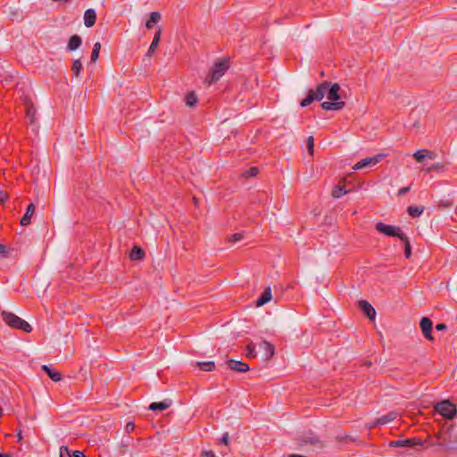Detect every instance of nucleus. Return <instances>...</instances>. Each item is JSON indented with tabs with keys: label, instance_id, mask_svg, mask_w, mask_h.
Wrapping results in <instances>:
<instances>
[{
	"label": "nucleus",
	"instance_id": "obj_51",
	"mask_svg": "<svg viewBox=\"0 0 457 457\" xmlns=\"http://www.w3.org/2000/svg\"><path fill=\"white\" fill-rule=\"evenodd\" d=\"M3 412H4V411H3V409L0 407V417L3 415Z\"/></svg>",
	"mask_w": 457,
	"mask_h": 457
},
{
	"label": "nucleus",
	"instance_id": "obj_23",
	"mask_svg": "<svg viewBox=\"0 0 457 457\" xmlns=\"http://www.w3.org/2000/svg\"><path fill=\"white\" fill-rule=\"evenodd\" d=\"M160 37H161V29H158L155 32L154 39H153V41L150 45V47L146 53V56L150 57L153 54V53L156 50V48L159 45Z\"/></svg>",
	"mask_w": 457,
	"mask_h": 457
},
{
	"label": "nucleus",
	"instance_id": "obj_1",
	"mask_svg": "<svg viewBox=\"0 0 457 457\" xmlns=\"http://www.w3.org/2000/svg\"><path fill=\"white\" fill-rule=\"evenodd\" d=\"M339 91L340 87L337 83H330L329 90L327 95L328 101L321 104L322 109L326 111H338L345 106V102L342 101V96Z\"/></svg>",
	"mask_w": 457,
	"mask_h": 457
},
{
	"label": "nucleus",
	"instance_id": "obj_30",
	"mask_svg": "<svg viewBox=\"0 0 457 457\" xmlns=\"http://www.w3.org/2000/svg\"><path fill=\"white\" fill-rule=\"evenodd\" d=\"M197 103V96L195 93L191 92L186 96V104L189 107H193Z\"/></svg>",
	"mask_w": 457,
	"mask_h": 457
},
{
	"label": "nucleus",
	"instance_id": "obj_36",
	"mask_svg": "<svg viewBox=\"0 0 457 457\" xmlns=\"http://www.w3.org/2000/svg\"><path fill=\"white\" fill-rule=\"evenodd\" d=\"M244 237V235L242 233H235L233 234L229 238L228 241L230 243H237L242 240Z\"/></svg>",
	"mask_w": 457,
	"mask_h": 457
},
{
	"label": "nucleus",
	"instance_id": "obj_32",
	"mask_svg": "<svg viewBox=\"0 0 457 457\" xmlns=\"http://www.w3.org/2000/svg\"><path fill=\"white\" fill-rule=\"evenodd\" d=\"M401 241L403 242V244H404V255L407 259H409L411 254V244H410L409 238L407 237V236H405V239H402Z\"/></svg>",
	"mask_w": 457,
	"mask_h": 457
},
{
	"label": "nucleus",
	"instance_id": "obj_48",
	"mask_svg": "<svg viewBox=\"0 0 457 457\" xmlns=\"http://www.w3.org/2000/svg\"><path fill=\"white\" fill-rule=\"evenodd\" d=\"M0 457H9V454H7V453H0Z\"/></svg>",
	"mask_w": 457,
	"mask_h": 457
},
{
	"label": "nucleus",
	"instance_id": "obj_8",
	"mask_svg": "<svg viewBox=\"0 0 457 457\" xmlns=\"http://www.w3.org/2000/svg\"><path fill=\"white\" fill-rule=\"evenodd\" d=\"M424 442L419 437L406 438V439H399L395 441H391L389 443V446L392 447H414V446H421Z\"/></svg>",
	"mask_w": 457,
	"mask_h": 457
},
{
	"label": "nucleus",
	"instance_id": "obj_24",
	"mask_svg": "<svg viewBox=\"0 0 457 457\" xmlns=\"http://www.w3.org/2000/svg\"><path fill=\"white\" fill-rule=\"evenodd\" d=\"M81 46V38L78 35H73L70 37L68 43V49L70 51H75Z\"/></svg>",
	"mask_w": 457,
	"mask_h": 457
},
{
	"label": "nucleus",
	"instance_id": "obj_7",
	"mask_svg": "<svg viewBox=\"0 0 457 457\" xmlns=\"http://www.w3.org/2000/svg\"><path fill=\"white\" fill-rule=\"evenodd\" d=\"M385 154H379L374 156L363 158L353 166V170H359L375 166L379 162H381L385 158Z\"/></svg>",
	"mask_w": 457,
	"mask_h": 457
},
{
	"label": "nucleus",
	"instance_id": "obj_37",
	"mask_svg": "<svg viewBox=\"0 0 457 457\" xmlns=\"http://www.w3.org/2000/svg\"><path fill=\"white\" fill-rule=\"evenodd\" d=\"M411 189V187L408 186V187H402L398 190L397 194H396V197H403L404 196V195L409 192Z\"/></svg>",
	"mask_w": 457,
	"mask_h": 457
},
{
	"label": "nucleus",
	"instance_id": "obj_9",
	"mask_svg": "<svg viewBox=\"0 0 457 457\" xmlns=\"http://www.w3.org/2000/svg\"><path fill=\"white\" fill-rule=\"evenodd\" d=\"M420 327L424 337L428 341H434L435 338L432 335V320L428 317H423L420 321Z\"/></svg>",
	"mask_w": 457,
	"mask_h": 457
},
{
	"label": "nucleus",
	"instance_id": "obj_33",
	"mask_svg": "<svg viewBox=\"0 0 457 457\" xmlns=\"http://www.w3.org/2000/svg\"><path fill=\"white\" fill-rule=\"evenodd\" d=\"M246 351H247V353H246L247 357L254 358L256 356L255 346L253 343H250L247 345Z\"/></svg>",
	"mask_w": 457,
	"mask_h": 457
},
{
	"label": "nucleus",
	"instance_id": "obj_38",
	"mask_svg": "<svg viewBox=\"0 0 457 457\" xmlns=\"http://www.w3.org/2000/svg\"><path fill=\"white\" fill-rule=\"evenodd\" d=\"M228 438H229L228 433H224L222 435L221 438L220 439V444H224V445H228Z\"/></svg>",
	"mask_w": 457,
	"mask_h": 457
},
{
	"label": "nucleus",
	"instance_id": "obj_13",
	"mask_svg": "<svg viewBox=\"0 0 457 457\" xmlns=\"http://www.w3.org/2000/svg\"><path fill=\"white\" fill-rule=\"evenodd\" d=\"M228 366L230 370L237 372H246L250 370V367L247 363L233 359L228 361Z\"/></svg>",
	"mask_w": 457,
	"mask_h": 457
},
{
	"label": "nucleus",
	"instance_id": "obj_2",
	"mask_svg": "<svg viewBox=\"0 0 457 457\" xmlns=\"http://www.w3.org/2000/svg\"><path fill=\"white\" fill-rule=\"evenodd\" d=\"M3 320L12 328L21 329L26 333L32 331V327L24 320L14 314L13 312L3 311L1 312Z\"/></svg>",
	"mask_w": 457,
	"mask_h": 457
},
{
	"label": "nucleus",
	"instance_id": "obj_27",
	"mask_svg": "<svg viewBox=\"0 0 457 457\" xmlns=\"http://www.w3.org/2000/svg\"><path fill=\"white\" fill-rule=\"evenodd\" d=\"M196 366L204 371H212L216 367L214 361H197Z\"/></svg>",
	"mask_w": 457,
	"mask_h": 457
},
{
	"label": "nucleus",
	"instance_id": "obj_39",
	"mask_svg": "<svg viewBox=\"0 0 457 457\" xmlns=\"http://www.w3.org/2000/svg\"><path fill=\"white\" fill-rule=\"evenodd\" d=\"M441 164L440 163H437V164H433L431 166H429L428 169H427V171L428 172H431L433 170H438L441 169Z\"/></svg>",
	"mask_w": 457,
	"mask_h": 457
},
{
	"label": "nucleus",
	"instance_id": "obj_45",
	"mask_svg": "<svg viewBox=\"0 0 457 457\" xmlns=\"http://www.w3.org/2000/svg\"><path fill=\"white\" fill-rule=\"evenodd\" d=\"M6 246L3 244H0V255H4L6 253Z\"/></svg>",
	"mask_w": 457,
	"mask_h": 457
},
{
	"label": "nucleus",
	"instance_id": "obj_12",
	"mask_svg": "<svg viewBox=\"0 0 457 457\" xmlns=\"http://www.w3.org/2000/svg\"><path fill=\"white\" fill-rule=\"evenodd\" d=\"M413 157L417 160L418 162H424L427 160H433L436 158V154L428 149H422L415 152L413 154Z\"/></svg>",
	"mask_w": 457,
	"mask_h": 457
},
{
	"label": "nucleus",
	"instance_id": "obj_44",
	"mask_svg": "<svg viewBox=\"0 0 457 457\" xmlns=\"http://www.w3.org/2000/svg\"><path fill=\"white\" fill-rule=\"evenodd\" d=\"M125 428H126V431L128 433H129L130 431L134 430L135 424L133 422H128Z\"/></svg>",
	"mask_w": 457,
	"mask_h": 457
},
{
	"label": "nucleus",
	"instance_id": "obj_46",
	"mask_svg": "<svg viewBox=\"0 0 457 457\" xmlns=\"http://www.w3.org/2000/svg\"><path fill=\"white\" fill-rule=\"evenodd\" d=\"M410 127L411 128H417V129H419L420 128V123L418 121H414L411 124H410Z\"/></svg>",
	"mask_w": 457,
	"mask_h": 457
},
{
	"label": "nucleus",
	"instance_id": "obj_41",
	"mask_svg": "<svg viewBox=\"0 0 457 457\" xmlns=\"http://www.w3.org/2000/svg\"><path fill=\"white\" fill-rule=\"evenodd\" d=\"M305 443L310 445H317L320 443V440L317 437H310L307 440H305Z\"/></svg>",
	"mask_w": 457,
	"mask_h": 457
},
{
	"label": "nucleus",
	"instance_id": "obj_49",
	"mask_svg": "<svg viewBox=\"0 0 457 457\" xmlns=\"http://www.w3.org/2000/svg\"><path fill=\"white\" fill-rule=\"evenodd\" d=\"M37 198H39V197L44 198V197H46V195H45L44 194H42V195H37Z\"/></svg>",
	"mask_w": 457,
	"mask_h": 457
},
{
	"label": "nucleus",
	"instance_id": "obj_29",
	"mask_svg": "<svg viewBox=\"0 0 457 457\" xmlns=\"http://www.w3.org/2000/svg\"><path fill=\"white\" fill-rule=\"evenodd\" d=\"M82 69V63L80 60L77 59L73 61L71 71L73 75L78 79L79 77L80 70Z\"/></svg>",
	"mask_w": 457,
	"mask_h": 457
},
{
	"label": "nucleus",
	"instance_id": "obj_21",
	"mask_svg": "<svg viewBox=\"0 0 457 457\" xmlns=\"http://www.w3.org/2000/svg\"><path fill=\"white\" fill-rule=\"evenodd\" d=\"M171 404V401L154 402L149 405V410L153 411H164Z\"/></svg>",
	"mask_w": 457,
	"mask_h": 457
},
{
	"label": "nucleus",
	"instance_id": "obj_35",
	"mask_svg": "<svg viewBox=\"0 0 457 457\" xmlns=\"http://www.w3.org/2000/svg\"><path fill=\"white\" fill-rule=\"evenodd\" d=\"M258 172H259L258 168L252 167L249 170H245L243 173V176L245 177V178L255 177L258 174Z\"/></svg>",
	"mask_w": 457,
	"mask_h": 457
},
{
	"label": "nucleus",
	"instance_id": "obj_25",
	"mask_svg": "<svg viewBox=\"0 0 457 457\" xmlns=\"http://www.w3.org/2000/svg\"><path fill=\"white\" fill-rule=\"evenodd\" d=\"M407 212L412 218H418L424 212V207L422 205H410Z\"/></svg>",
	"mask_w": 457,
	"mask_h": 457
},
{
	"label": "nucleus",
	"instance_id": "obj_11",
	"mask_svg": "<svg viewBox=\"0 0 457 457\" xmlns=\"http://www.w3.org/2000/svg\"><path fill=\"white\" fill-rule=\"evenodd\" d=\"M355 192L352 189H346L344 185H337L332 190V196L334 198H340L344 195H350V197H356Z\"/></svg>",
	"mask_w": 457,
	"mask_h": 457
},
{
	"label": "nucleus",
	"instance_id": "obj_28",
	"mask_svg": "<svg viewBox=\"0 0 457 457\" xmlns=\"http://www.w3.org/2000/svg\"><path fill=\"white\" fill-rule=\"evenodd\" d=\"M26 116L29 119L31 124L35 122L36 109L31 104H27L26 105Z\"/></svg>",
	"mask_w": 457,
	"mask_h": 457
},
{
	"label": "nucleus",
	"instance_id": "obj_34",
	"mask_svg": "<svg viewBox=\"0 0 457 457\" xmlns=\"http://www.w3.org/2000/svg\"><path fill=\"white\" fill-rule=\"evenodd\" d=\"M306 145L309 153L312 155L314 153V137L312 136L307 138Z\"/></svg>",
	"mask_w": 457,
	"mask_h": 457
},
{
	"label": "nucleus",
	"instance_id": "obj_50",
	"mask_svg": "<svg viewBox=\"0 0 457 457\" xmlns=\"http://www.w3.org/2000/svg\"><path fill=\"white\" fill-rule=\"evenodd\" d=\"M449 202H447L446 204H443L442 206L444 207H447L449 204H448Z\"/></svg>",
	"mask_w": 457,
	"mask_h": 457
},
{
	"label": "nucleus",
	"instance_id": "obj_4",
	"mask_svg": "<svg viewBox=\"0 0 457 457\" xmlns=\"http://www.w3.org/2000/svg\"><path fill=\"white\" fill-rule=\"evenodd\" d=\"M435 410L436 412H438L441 416L447 420H453L457 413V409L455 404H453L449 400H445L440 403H437L435 405Z\"/></svg>",
	"mask_w": 457,
	"mask_h": 457
},
{
	"label": "nucleus",
	"instance_id": "obj_42",
	"mask_svg": "<svg viewBox=\"0 0 457 457\" xmlns=\"http://www.w3.org/2000/svg\"><path fill=\"white\" fill-rule=\"evenodd\" d=\"M202 457H216L214 452L209 450V451H204L202 453Z\"/></svg>",
	"mask_w": 457,
	"mask_h": 457
},
{
	"label": "nucleus",
	"instance_id": "obj_31",
	"mask_svg": "<svg viewBox=\"0 0 457 457\" xmlns=\"http://www.w3.org/2000/svg\"><path fill=\"white\" fill-rule=\"evenodd\" d=\"M100 50H101V44L99 42H96L94 45L93 51L91 54V62H95L98 59Z\"/></svg>",
	"mask_w": 457,
	"mask_h": 457
},
{
	"label": "nucleus",
	"instance_id": "obj_5",
	"mask_svg": "<svg viewBox=\"0 0 457 457\" xmlns=\"http://www.w3.org/2000/svg\"><path fill=\"white\" fill-rule=\"evenodd\" d=\"M375 228L379 233L386 236L398 237L400 240L405 239L406 235L397 226L387 225L379 221L376 224Z\"/></svg>",
	"mask_w": 457,
	"mask_h": 457
},
{
	"label": "nucleus",
	"instance_id": "obj_20",
	"mask_svg": "<svg viewBox=\"0 0 457 457\" xmlns=\"http://www.w3.org/2000/svg\"><path fill=\"white\" fill-rule=\"evenodd\" d=\"M41 368H42V370H44V371H45V372L49 376V378H50L53 381H54V382H59V381H61V380H62V374H61L59 371H57V370H54V369H52L50 366L46 365V364H45V365H42V367H41Z\"/></svg>",
	"mask_w": 457,
	"mask_h": 457
},
{
	"label": "nucleus",
	"instance_id": "obj_47",
	"mask_svg": "<svg viewBox=\"0 0 457 457\" xmlns=\"http://www.w3.org/2000/svg\"><path fill=\"white\" fill-rule=\"evenodd\" d=\"M288 457H306V456L294 453V454H290Z\"/></svg>",
	"mask_w": 457,
	"mask_h": 457
},
{
	"label": "nucleus",
	"instance_id": "obj_18",
	"mask_svg": "<svg viewBox=\"0 0 457 457\" xmlns=\"http://www.w3.org/2000/svg\"><path fill=\"white\" fill-rule=\"evenodd\" d=\"M60 457H87L81 451H71L68 446L60 447Z\"/></svg>",
	"mask_w": 457,
	"mask_h": 457
},
{
	"label": "nucleus",
	"instance_id": "obj_40",
	"mask_svg": "<svg viewBox=\"0 0 457 457\" xmlns=\"http://www.w3.org/2000/svg\"><path fill=\"white\" fill-rule=\"evenodd\" d=\"M10 197V195L6 190L0 189V200H6Z\"/></svg>",
	"mask_w": 457,
	"mask_h": 457
},
{
	"label": "nucleus",
	"instance_id": "obj_22",
	"mask_svg": "<svg viewBox=\"0 0 457 457\" xmlns=\"http://www.w3.org/2000/svg\"><path fill=\"white\" fill-rule=\"evenodd\" d=\"M144 257H145L144 250L138 245H134L130 251L129 258L132 261H139V260H142Z\"/></svg>",
	"mask_w": 457,
	"mask_h": 457
},
{
	"label": "nucleus",
	"instance_id": "obj_43",
	"mask_svg": "<svg viewBox=\"0 0 457 457\" xmlns=\"http://www.w3.org/2000/svg\"><path fill=\"white\" fill-rule=\"evenodd\" d=\"M447 328V326L445 323H438L436 325V329L437 331H444Z\"/></svg>",
	"mask_w": 457,
	"mask_h": 457
},
{
	"label": "nucleus",
	"instance_id": "obj_10",
	"mask_svg": "<svg viewBox=\"0 0 457 457\" xmlns=\"http://www.w3.org/2000/svg\"><path fill=\"white\" fill-rule=\"evenodd\" d=\"M397 415H398V413L396 411H390L387 414L378 418L374 422L370 423L368 427L370 429L376 426L386 425V424L395 420L396 419Z\"/></svg>",
	"mask_w": 457,
	"mask_h": 457
},
{
	"label": "nucleus",
	"instance_id": "obj_19",
	"mask_svg": "<svg viewBox=\"0 0 457 457\" xmlns=\"http://www.w3.org/2000/svg\"><path fill=\"white\" fill-rule=\"evenodd\" d=\"M271 288L270 287H266L263 292L262 293V295L258 297V299L256 300L255 303H256V306H262L264 304H266L267 303H269L270 300H271Z\"/></svg>",
	"mask_w": 457,
	"mask_h": 457
},
{
	"label": "nucleus",
	"instance_id": "obj_3",
	"mask_svg": "<svg viewBox=\"0 0 457 457\" xmlns=\"http://www.w3.org/2000/svg\"><path fill=\"white\" fill-rule=\"evenodd\" d=\"M330 87V82L324 81L320 84L316 91L310 90L307 96L301 102V106L305 107L314 100L320 101L327 96Z\"/></svg>",
	"mask_w": 457,
	"mask_h": 457
},
{
	"label": "nucleus",
	"instance_id": "obj_17",
	"mask_svg": "<svg viewBox=\"0 0 457 457\" xmlns=\"http://www.w3.org/2000/svg\"><path fill=\"white\" fill-rule=\"evenodd\" d=\"M84 25L87 28H91L96 23V12L95 9H87L84 13Z\"/></svg>",
	"mask_w": 457,
	"mask_h": 457
},
{
	"label": "nucleus",
	"instance_id": "obj_16",
	"mask_svg": "<svg viewBox=\"0 0 457 457\" xmlns=\"http://www.w3.org/2000/svg\"><path fill=\"white\" fill-rule=\"evenodd\" d=\"M36 211L35 204L31 202L27 209L25 214L22 216V218L20 220V224L21 226H28L31 222V218L34 215Z\"/></svg>",
	"mask_w": 457,
	"mask_h": 457
},
{
	"label": "nucleus",
	"instance_id": "obj_14",
	"mask_svg": "<svg viewBox=\"0 0 457 457\" xmlns=\"http://www.w3.org/2000/svg\"><path fill=\"white\" fill-rule=\"evenodd\" d=\"M359 306L362 312L370 319L374 320L376 317V311L373 306L366 300L359 302Z\"/></svg>",
	"mask_w": 457,
	"mask_h": 457
},
{
	"label": "nucleus",
	"instance_id": "obj_26",
	"mask_svg": "<svg viewBox=\"0 0 457 457\" xmlns=\"http://www.w3.org/2000/svg\"><path fill=\"white\" fill-rule=\"evenodd\" d=\"M161 20V13L158 12H153L150 13V17L145 23L147 29H152Z\"/></svg>",
	"mask_w": 457,
	"mask_h": 457
},
{
	"label": "nucleus",
	"instance_id": "obj_6",
	"mask_svg": "<svg viewBox=\"0 0 457 457\" xmlns=\"http://www.w3.org/2000/svg\"><path fill=\"white\" fill-rule=\"evenodd\" d=\"M228 68V60L222 59L217 62L212 69L211 75L207 78L209 83L219 80Z\"/></svg>",
	"mask_w": 457,
	"mask_h": 457
},
{
	"label": "nucleus",
	"instance_id": "obj_15",
	"mask_svg": "<svg viewBox=\"0 0 457 457\" xmlns=\"http://www.w3.org/2000/svg\"><path fill=\"white\" fill-rule=\"evenodd\" d=\"M259 349L263 353L265 360H270L274 355V346L270 343L263 340L259 344Z\"/></svg>",
	"mask_w": 457,
	"mask_h": 457
}]
</instances>
